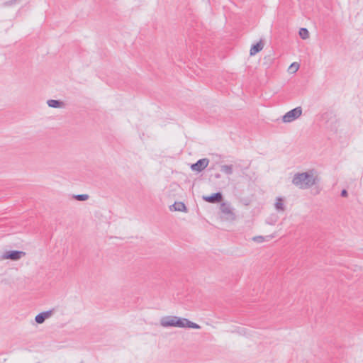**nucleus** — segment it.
I'll return each mask as SVG.
<instances>
[{
	"mask_svg": "<svg viewBox=\"0 0 363 363\" xmlns=\"http://www.w3.org/2000/svg\"><path fill=\"white\" fill-rule=\"evenodd\" d=\"M318 182L314 170L311 169L306 172L294 174L292 184L300 189H308Z\"/></svg>",
	"mask_w": 363,
	"mask_h": 363,
	"instance_id": "obj_1",
	"label": "nucleus"
},
{
	"mask_svg": "<svg viewBox=\"0 0 363 363\" xmlns=\"http://www.w3.org/2000/svg\"><path fill=\"white\" fill-rule=\"evenodd\" d=\"M160 325L164 328H182V318L173 315L164 316L160 319Z\"/></svg>",
	"mask_w": 363,
	"mask_h": 363,
	"instance_id": "obj_2",
	"label": "nucleus"
},
{
	"mask_svg": "<svg viewBox=\"0 0 363 363\" xmlns=\"http://www.w3.org/2000/svg\"><path fill=\"white\" fill-rule=\"evenodd\" d=\"M301 114L302 108L301 106H298L286 113L282 117V121L284 123H291L298 118Z\"/></svg>",
	"mask_w": 363,
	"mask_h": 363,
	"instance_id": "obj_3",
	"label": "nucleus"
},
{
	"mask_svg": "<svg viewBox=\"0 0 363 363\" xmlns=\"http://www.w3.org/2000/svg\"><path fill=\"white\" fill-rule=\"evenodd\" d=\"M26 255V252L20 250H9L6 251L1 258L3 259H11L16 261L20 259L22 257Z\"/></svg>",
	"mask_w": 363,
	"mask_h": 363,
	"instance_id": "obj_4",
	"label": "nucleus"
},
{
	"mask_svg": "<svg viewBox=\"0 0 363 363\" xmlns=\"http://www.w3.org/2000/svg\"><path fill=\"white\" fill-rule=\"evenodd\" d=\"M220 210L225 220H233L235 219V214L229 203H222L220 206Z\"/></svg>",
	"mask_w": 363,
	"mask_h": 363,
	"instance_id": "obj_5",
	"label": "nucleus"
},
{
	"mask_svg": "<svg viewBox=\"0 0 363 363\" xmlns=\"http://www.w3.org/2000/svg\"><path fill=\"white\" fill-rule=\"evenodd\" d=\"M209 164L208 158H202L199 160L196 163L191 165V169L194 172H201L205 169Z\"/></svg>",
	"mask_w": 363,
	"mask_h": 363,
	"instance_id": "obj_6",
	"label": "nucleus"
},
{
	"mask_svg": "<svg viewBox=\"0 0 363 363\" xmlns=\"http://www.w3.org/2000/svg\"><path fill=\"white\" fill-rule=\"evenodd\" d=\"M202 199L206 202L216 203L222 201L223 195L220 192H216L210 196H203Z\"/></svg>",
	"mask_w": 363,
	"mask_h": 363,
	"instance_id": "obj_7",
	"label": "nucleus"
},
{
	"mask_svg": "<svg viewBox=\"0 0 363 363\" xmlns=\"http://www.w3.org/2000/svg\"><path fill=\"white\" fill-rule=\"evenodd\" d=\"M52 311H53V310H50V311H43V312L38 313L35 318V322L38 324H41V323H44V321L47 318H48L51 316Z\"/></svg>",
	"mask_w": 363,
	"mask_h": 363,
	"instance_id": "obj_8",
	"label": "nucleus"
},
{
	"mask_svg": "<svg viewBox=\"0 0 363 363\" xmlns=\"http://www.w3.org/2000/svg\"><path fill=\"white\" fill-rule=\"evenodd\" d=\"M264 45L260 40L259 42L257 43L255 45H253L250 50V55H255L257 52H260L263 49Z\"/></svg>",
	"mask_w": 363,
	"mask_h": 363,
	"instance_id": "obj_9",
	"label": "nucleus"
},
{
	"mask_svg": "<svg viewBox=\"0 0 363 363\" xmlns=\"http://www.w3.org/2000/svg\"><path fill=\"white\" fill-rule=\"evenodd\" d=\"M183 328L199 329V328H201V326L195 323L190 321L187 318H183Z\"/></svg>",
	"mask_w": 363,
	"mask_h": 363,
	"instance_id": "obj_10",
	"label": "nucleus"
},
{
	"mask_svg": "<svg viewBox=\"0 0 363 363\" xmlns=\"http://www.w3.org/2000/svg\"><path fill=\"white\" fill-rule=\"evenodd\" d=\"M274 206H275V208L277 211H285L284 200L281 197L277 198L276 203H275Z\"/></svg>",
	"mask_w": 363,
	"mask_h": 363,
	"instance_id": "obj_11",
	"label": "nucleus"
},
{
	"mask_svg": "<svg viewBox=\"0 0 363 363\" xmlns=\"http://www.w3.org/2000/svg\"><path fill=\"white\" fill-rule=\"evenodd\" d=\"M48 105L52 108H60L63 105V102L60 100L49 99L47 101Z\"/></svg>",
	"mask_w": 363,
	"mask_h": 363,
	"instance_id": "obj_12",
	"label": "nucleus"
},
{
	"mask_svg": "<svg viewBox=\"0 0 363 363\" xmlns=\"http://www.w3.org/2000/svg\"><path fill=\"white\" fill-rule=\"evenodd\" d=\"M220 171L227 175H230L233 174V165H222L220 167Z\"/></svg>",
	"mask_w": 363,
	"mask_h": 363,
	"instance_id": "obj_13",
	"label": "nucleus"
},
{
	"mask_svg": "<svg viewBox=\"0 0 363 363\" xmlns=\"http://www.w3.org/2000/svg\"><path fill=\"white\" fill-rule=\"evenodd\" d=\"M169 211H182V201L174 202L169 206Z\"/></svg>",
	"mask_w": 363,
	"mask_h": 363,
	"instance_id": "obj_14",
	"label": "nucleus"
},
{
	"mask_svg": "<svg viewBox=\"0 0 363 363\" xmlns=\"http://www.w3.org/2000/svg\"><path fill=\"white\" fill-rule=\"evenodd\" d=\"M299 35L303 40L307 39L309 38V32L306 28H301L299 30Z\"/></svg>",
	"mask_w": 363,
	"mask_h": 363,
	"instance_id": "obj_15",
	"label": "nucleus"
},
{
	"mask_svg": "<svg viewBox=\"0 0 363 363\" xmlns=\"http://www.w3.org/2000/svg\"><path fill=\"white\" fill-rule=\"evenodd\" d=\"M20 2H21V0H9V1H4L2 4V6L4 7L11 6L18 4Z\"/></svg>",
	"mask_w": 363,
	"mask_h": 363,
	"instance_id": "obj_16",
	"label": "nucleus"
},
{
	"mask_svg": "<svg viewBox=\"0 0 363 363\" xmlns=\"http://www.w3.org/2000/svg\"><path fill=\"white\" fill-rule=\"evenodd\" d=\"M74 199L80 201H86L89 199L88 194H77L74 196Z\"/></svg>",
	"mask_w": 363,
	"mask_h": 363,
	"instance_id": "obj_17",
	"label": "nucleus"
},
{
	"mask_svg": "<svg viewBox=\"0 0 363 363\" xmlns=\"http://www.w3.org/2000/svg\"><path fill=\"white\" fill-rule=\"evenodd\" d=\"M299 68V65L297 62H294L289 67V69L293 72H296Z\"/></svg>",
	"mask_w": 363,
	"mask_h": 363,
	"instance_id": "obj_18",
	"label": "nucleus"
},
{
	"mask_svg": "<svg viewBox=\"0 0 363 363\" xmlns=\"http://www.w3.org/2000/svg\"><path fill=\"white\" fill-rule=\"evenodd\" d=\"M252 240L259 243L263 242L265 240L264 237L263 236H255L252 238Z\"/></svg>",
	"mask_w": 363,
	"mask_h": 363,
	"instance_id": "obj_19",
	"label": "nucleus"
},
{
	"mask_svg": "<svg viewBox=\"0 0 363 363\" xmlns=\"http://www.w3.org/2000/svg\"><path fill=\"white\" fill-rule=\"evenodd\" d=\"M340 195L342 197L347 196V190H345V189L342 190Z\"/></svg>",
	"mask_w": 363,
	"mask_h": 363,
	"instance_id": "obj_20",
	"label": "nucleus"
},
{
	"mask_svg": "<svg viewBox=\"0 0 363 363\" xmlns=\"http://www.w3.org/2000/svg\"><path fill=\"white\" fill-rule=\"evenodd\" d=\"M187 211V208L185 206V204L183 203V212H186Z\"/></svg>",
	"mask_w": 363,
	"mask_h": 363,
	"instance_id": "obj_21",
	"label": "nucleus"
}]
</instances>
